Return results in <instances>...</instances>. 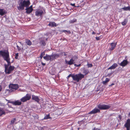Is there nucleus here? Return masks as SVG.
Wrapping results in <instances>:
<instances>
[{
	"mask_svg": "<svg viewBox=\"0 0 130 130\" xmlns=\"http://www.w3.org/2000/svg\"><path fill=\"white\" fill-rule=\"evenodd\" d=\"M17 8L19 10H23L24 9V7H26V13L28 14L31 12L33 10L28 7L30 4L29 0H19Z\"/></svg>",
	"mask_w": 130,
	"mask_h": 130,
	"instance_id": "nucleus-1",
	"label": "nucleus"
},
{
	"mask_svg": "<svg viewBox=\"0 0 130 130\" xmlns=\"http://www.w3.org/2000/svg\"><path fill=\"white\" fill-rule=\"evenodd\" d=\"M9 54V52L8 51H6L2 50L0 51V55L5 60L10 59Z\"/></svg>",
	"mask_w": 130,
	"mask_h": 130,
	"instance_id": "nucleus-2",
	"label": "nucleus"
},
{
	"mask_svg": "<svg viewBox=\"0 0 130 130\" xmlns=\"http://www.w3.org/2000/svg\"><path fill=\"white\" fill-rule=\"evenodd\" d=\"M73 79L76 81L77 82H78L79 80H81L82 78L84 77V75L80 73L79 74L75 75L73 74Z\"/></svg>",
	"mask_w": 130,
	"mask_h": 130,
	"instance_id": "nucleus-3",
	"label": "nucleus"
},
{
	"mask_svg": "<svg viewBox=\"0 0 130 130\" xmlns=\"http://www.w3.org/2000/svg\"><path fill=\"white\" fill-rule=\"evenodd\" d=\"M45 13V10L44 9L37 10L35 13V15L37 17H42L43 14Z\"/></svg>",
	"mask_w": 130,
	"mask_h": 130,
	"instance_id": "nucleus-4",
	"label": "nucleus"
},
{
	"mask_svg": "<svg viewBox=\"0 0 130 130\" xmlns=\"http://www.w3.org/2000/svg\"><path fill=\"white\" fill-rule=\"evenodd\" d=\"M5 68V72L6 74H7L11 73L12 71L15 68L14 66H10L8 68V67L7 66H6Z\"/></svg>",
	"mask_w": 130,
	"mask_h": 130,
	"instance_id": "nucleus-5",
	"label": "nucleus"
},
{
	"mask_svg": "<svg viewBox=\"0 0 130 130\" xmlns=\"http://www.w3.org/2000/svg\"><path fill=\"white\" fill-rule=\"evenodd\" d=\"M31 98V95L29 94H27L24 96L20 100L22 102H25L29 100Z\"/></svg>",
	"mask_w": 130,
	"mask_h": 130,
	"instance_id": "nucleus-6",
	"label": "nucleus"
},
{
	"mask_svg": "<svg viewBox=\"0 0 130 130\" xmlns=\"http://www.w3.org/2000/svg\"><path fill=\"white\" fill-rule=\"evenodd\" d=\"M97 107L100 110H106L110 108L111 106L109 105L99 104L97 105Z\"/></svg>",
	"mask_w": 130,
	"mask_h": 130,
	"instance_id": "nucleus-7",
	"label": "nucleus"
},
{
	"mask_svg": "<svg viewBox=\"0 0 130 130\" xmlns=\"http://www.w3.org/2000/svg\"><path fill=\"white\" fill-rule=\"evenodd\" d=\"M10 88L12 91H15L19 88V85L18 84H11L9 86Z\"/></svg>",
	"mask_w": 130,
	"mask_h": 130,
	"instance_id": "nucleus-8",
	"label": "nucleus"
},
{
	"mask_svg": "<svg viewBox=\"0 0 130 130\" xmlns=\"http://www.w3.org/2000/svg\"><path fill=\"white\" fill-rule=\"evenodd\" d=\"M62 54V52L61 53L59 54H52V55H50L51 61H52L53 60H55V59L59 57L60 56V55Z\"/></svg>",
	"mask_w": 130,
	"mask_h": 130,
	"instance_id": "nucleus-9",
	"label": "nucleus"
},
{
	"mask_svg": "<svg viewBox=\"0 0 130 130\" xmlns=\"http://www.w3.org/2000/svg\"><path fill=\"white\" fill-rule=\"evenodd\" d=\"M124 126L126 128V130H130V119H128L126 121Z\"/></svg>",
	"mask_w": 130,
	"mask_h": 130,
	"instance_id": "nucleus-10",
	"label": "nucleus"
},
{
	"mask_svg": "<svg viewBox=\"0 0 130 130\" xmlns=\"http://www.w3.org/2000/svg\"><path fill=\"white\" fill-rule=\"evenodd\" d=\"M100 112V109L96 108H95L93 109L89 112L88 113V114H95L97 113Z\"/></svg>",
	"mask_w": 130,
	"mask_h": 130,
	"instance_id": "nucleus-11",
	"label": "nucleus"
},
{
	"mask_svg": "<svg viewBox=\"0 0 130 130\" xmlns=\"http://www.w3.org/2000/svg\"><path fill=\"white\" fill-rule=\"evenodd\" d=\"M32 99L37 103L39 102L40 101V99L38 96L34 95H32Z\"/></svg>",
	"mask_w": 130,
	"mask_h": 130,
	"instance_id": "nucleus-12",
	"label": "nucleus"
},
{
	"mask_svg": "<svg viewBox=\"0 0 130 130\" xmlns=\"http://www.w3.org/2000/svg\"><path fill=\"white\" fill-rule=\"evenodd\" d=\"M111 47L109 48L110 51H112L116 47L117 45V43H110Z\"/></svg>",
	"mask_w": 130,
	"mask_h": 130,
	"instance_id": "nucleus-13",
	"label": "nucleus"
},
{
	"mask_svg": "<svg viewBox=\"0 0 130 130\" xmlns=\"http://www.w3.org/2000/svg\"><path fill=\"white\" fill-rule=\"evenodd\" d=\"M128 63V62L127 60H124L120 64V65L121 66L124 67Z\"/></svg>",
	"mask_w": 130,
	"mask_h": 130,
	"instance_id": "nucleus-14",
	"label": "nucleus"
},
{
	"mask_svg": "<svg viewBox=\"0 0 130 130\" xmlns=\"http://www.w3.org/2000/svg\"><path fill=\"white\" fill-rule=\"evenodd\" d=\"M65 62L66 63L70 65H71L73 64L74 60L72 58L69 61H68L66 60Z\"/></svg>",
	"mask_w": 130,
	"mask_h": 130,
	"instance_id": "nucleus-15",
	"label": "nucleus"
},
{
	"mask_svg": "<svg viewBox=\"0 0 130 130\" xmlns=\"http://www.w3.org/2000/svg\"><path fill=\"white\" fill-rule=\"evenodd\" d=\"M40 41V43L41 45L43 46H45L46 45V43L43 38H41Z\"/></svg>",
	"mask_w": 130,
	"mask_h": 130,
	"instance_id": "nucleus-16",
	"label": "nucleus"
},
{
	"mask_svg": "<svg viewBox=\"0 0 130 130\" xmlns=\"http://www.w3.org/2000/svg\"><path fill=\"white\" fill-rule=\"evenodd\" d=\"M48 25L52 27H56L57 26L56 23L54 22H50Z\"/></svg>",
	"mask_w": 130,
	"mask_h": 130,
	"instance_id": "nucleus-17",
	"label": "nucleus"
},
{
	"mask_svg": "<svg viewBox=\"0 0 130 130\" xmlns=\"http://www.w3.org/2000/svg\"><path fill=\"white\" fill-rule=\"evenodd\" d=\"M118 66L117 64L116 63H114L112 66L109 68L108 69H115Z\"/></svg>",
	"mask_w": 130,
	"mask_h": 130,
	"instance_id": "nucleus-18",
	"label": "nucleus"
},
{
	"mask_svg": "<svg viewBox=\"0 0 130 130\" xmlns=\"http://www.w3.org/2000/svg\"><path fill=\"white\" fill-rule=\"evenodd\" d=\"M6 112L4 110L3 108H0V117L2 116L3 115H5Z\"/></svg>",
	"mask_w": 130,
	"mask_h": 130,
	"instance_id": "nucleus-19",
	"label": "nucleus"
},
{
	"mask_svg": "<svg viewBox=\"0 0 130 130\" xmlns=\"http://www.w3.org/2000/svg\"><path fill=\"white\" fill-rule=\"evenodd\" d=\"M43 58L47 61H51L50 55L46 54L45 56L43 57Z\"/></svg>",
	"mask_w": 130,
	"mask_h": 130,
	"instance_id": "nucleus-20",
	"label": "nucleus"
},
{
	"mask_svg": "<svg viewBox=\"0 0 130 130\" xmlns=\"http://www.w3.org/2000/svg\"><path fill=\"white\" fill-rule=\"evenodd\" d=\"M21 102L19 100H17L13 102V105H20L21 104Z\"/></svg>",
	"mask_w": 130,
	"mask_h": 130,
	"instance_id": "nucleus-21",
	"label": "nucleus"
},
{
	"mask_svg": "<svg viewBox=\"0 0 130 130\" xmlns=\"http://www.w3.org/2000/svg\"><path fill=\"white\" fill-rule=\"evenodd\" d=\"M25 43L28 46H30L32 44V42L31 41L28 39L25 40Z\"/></svg>",
	"mask_w": 130,
	"mask_h": 130,
	"instance_id": "nucleus-22",
	"label": "nucleus"
},
{
	"mask_svg": "<svg viewBox=\"0 0 130 130\" xmlns=\"http://www.w3.org/2000/svg\"><path fill=\"white\" fill-rule=\"evenodd\" d=\"M5 10L3 9H0V15L3 16L5 13Z\"/></svg>",
	"mask_w": 130,
	"mask_h": 130,
	"instance_id": "nucleus-23",
	"label": "nucleus"
},
{
	"mask_svg": "<svg viewBox=\"0 0 130 130\" xmlns=\"http://www.w3.org/2000/svg\"><path fill=\"white\" fill-rule=\"evenodd\" d=\"M77 22V20L75 18H74L72 20H71L69 21L70 24H73Z\"/></svg>",
	"mask_w": 130,
	"mask_h": 130,
	"instance_id": "nucleus-24",
	"label": "nucleus"
},
{
	"mask_svg": "<svg viewBox=\"0 0 130 130\" xmlns=\"http://www.w3.org/2000/svg\"><path fill=\"white\" fill-rule=\"evenodd\" d=\"M110 80V79L108 78H106L105 80L102 82V83L104 85H106L107 83Z\"/></svg>",
	"mask_w": 130,
	"mask_h": 130,
	"instance_id": "nucleus-25",
	"label": "nucleus"
},
{
	"mask_svg": "<svg viewBox=\"0 0 130 130\" xmlns=\"http://www.w3.org/2000/svg\"><path fill=\"white\" fill-rule=\"evenodd\" d=\"M128 20L127 19H125L123 22H122V24L123 26H125L126 25L127 23Z\"/></svg>",
	"mask_w": 130,
	"mask_h": 130,
	"instance_id": "nucleus-26",
	"label": "nucleus"
},
{
	"mask_svg": "<svg viewBox=\"0 0 130 130\" xmlns=\"http://www.w3.org/2000/svg\"><path fill=\"white\" fill-rule=\"evenodd\" d=\"M10 59L8 60H5L7 62V65L5 64V67L6 66H7V67H8V66L11 64V63L10 62Z\"/></svg>",
	"mask_w": 130,
	"mask_h": 130,
	"instance_id": "nucleus-27",
	"label": "nucleus"
},
{
	"mask_svg": "<svg viewBox=\"0 0 130 130\" xmlns=\"http://www.w3.org/2000/svg\"><path fill=\"white\" fill-rule=\"evenodd\" d=\"M122 9L124 11L129 10L130 11V6H128L127 7L123 8Z\"/></svg>",
	"mask_w": 130,
	"mask_h": 130,
	"instance_id": "nucleus-28",
	"label": "nucleus"
},
{
	"mask_svg": "<svg viewBox=\"0 0 130 130\" xmlns=\"http://www.w3.org/2000/svg\"><path fill=\"white\" fill-rule=\"evenodd\" d=\"M60 32H64V33L67 32L68 33L70 34H71V32L70 31H67L66 30H60Z\"/></svg>",
	"mask_w": 130,
	"mask_h": 130,
	"instance_id": "nucleus-29",
	"label": "nucleus"
},
{
	"mask_svg": "<svg viewBox=\"0 0 130 130\" xmlns=\"http://www.w3.org/2000/svg\"><path fill=\"white\" fill-rule=\"evenodd\" d=\"M89 72L87 69H83V73L85 74V75L88 74Z\"/></svg>",
	"mask_w": 130,
	"mask_h": 130,
	"instance_id": "nucleus-30",
	"label": "nucleus"
},
{
	"mask_svg": "<svg viewBox=\"0 0 130 130\" xmlns=\"http://www.w3.org/2000/svg\"><path fill=\"white\" fill-rule=\"evenodd\" d=\"M51 118L50 117V114H48L46 115L44 117V119H50Z\"/></svg>",
	"mask_w": 130,
	"mask_h": 130,
	"instance_id": "nucleus-31",
	"label": "nucleus"
},
{
	"mask_svg": "<svg viewBox=\"0 0 130 130\" xmlns=\"http://www.w3.org/2000/svg\"><path fill=\"white\" fill-rule=\"evenodd\" d=\"M16 119L15 118H13V119L11 121L10 124H14V123L16 121Z\"/></svg>",
	"mask_w": 130,
	"mask_h": 130,
	"instance_id": "nucleus-32",
	"label": "nucleus"
},
{
	"mask_svg": "<svg viewBox=\"0 0 130 130\" xmlns=\"http://www.w3.org/2000/svg\"><path fill=\"white\" fill-rule=\"evenodd\" d=\"M72 58L74 60V61L75 60H77L78 59V57L77 55H75Z\"/></svg>",
	"mask_w": 130,
	"mask_h": 130,
	"instance_id": "nucleus-33",
	"label": "nucleus"
},
{
	"mask_svg": "<svg viewBox=\"0 0 130 130\" xmlns=\"http://www.w3.org/2000/svg\"><path fill=\"white\" fill-rule=\"evenodd\" d=\"M45 54V53L44 52H42L41 53L40 56V58L41 59H42L43 57V56Z\"/></svg>",
	"mask_w": 130,
	"mask_h": 130,
	"instance_id": "nucleus-34",
	"label": "nucleus"
},
{
	"mask_svg": "<svg viewBox=\"0 0 130 130\" xmlns=\"http://www.w3.org/2000/svg\"><path fill=\"white\" fill-rule=\"evenodd\" d=\"M73 74H69L67 77V78L68 79L69 78V77H71L73 79Z\"/></svg>",
	"mask_w": 130,
	"mask_h": 130,
	"instance_id": "nucleus-35",
	"label": "nucleus"
},
{
	"mask_svg": "<svg viewBox=\"0 0 130 130\" xmlns=\"http://www.w3.org/2000/svg\"><path fill=\"white\" fill-rule=\"evenodd\" d=\"M102 36H101L98 37H95L96 40H100L102 38V37L101 38V37Z\"/></svg>",
	"mask_w": 130,
	"mask_h": 130,
	"instance_id": "nucleus-36",
	"label": "nucleus"
},
{
	"mask_svg": "<svg viewBox=\"0 0 130 130\" xmlns=\"http://www.w3.org/2000/svg\"><path fill=\"white\" fill-rule=\"evenodd\" d=\"M87 65L88 68L91 67L93 66V65L92 64H89L88 63L87 64Z\"/></svg>",
	"mask_w": 130,
	"mask_h": 130,
	"instance_id": "nucleus-37",
	"label": "nucleus"
},
{
	"mask_svg": "<svg viewBox=\"0 0 130 130\" xmlns=\"http://www.w3.org/2000/svg\"><path fill=\"white\" fill-rule=\"evenodd\" d=\"M81 65V64H74V66L76 67H80V66Z\"/></svg>",
	"mask_w": 130,
	"mask_h": 130,
	"instance_id": "nucleus-38",
	"label": "nucleus"
},
{
	"mask_svg": "<svg viewBox=\"0 0 130 130\" xmlns=\"http://www.w3.org/2000/svg\"><path fill=\"white\" fill-rule=\"evenodd\" d=\"M15 58L16 59H18V56H19L18 53H17L15 54Z\"/></svg>",
	"mask_w": 130,
	"mask_h": 130,
	"instance_id": "nucleus-39",
	"label": "nucleus"
},
{
	"mask_svg": "<svg viewBox=\"0 0 130 130\" xmlns=\"http://www.w3.org/2000/svg\"><path fill=\"white\" fill-rule=\"evenodd\" d=\"M17 47L18 51H20L21 50V48L18 45H17Z\"/></svg>",
	"mask_w": 130,
	"mask_h": 130,
	"instance_id": "nucleus-40",
	"label": "nucleus"
},
{
	"mask_svg": "<svg viewBox=\"0 0 130 130\" xmlns=\"http://www.w3.org/2000/svg\"><path fill=\"white\" fill-rule=\"evenodd\" d=\"M71 5H72V6H74L75 7H79V6H75V4H71Z\"/></svg>",
	"mask_w": 130,
	"mask_h": 130,
	"instance_id": "nucleus-41",
	"label": "nucleus"
},
{
	"mask_svg": "<svg viewBox=\"0 0 130 130\" xmlns=\"http://www.w3.org/2000/svg\"><path fill=\"white\" fill-rule=\"evenodd\" d=\"M92 130H100V129H99L98 128H96L95 127H94V129Z\"/></svg>",
	"mask_w": 130,
	"mask_h": 130,
	"instance_id": "nucleus-42",
	"label": "nucleus"
},
{
	"mask_svg": "<svg viewBox=\"0 0 130 130\" xmlns=\"http://www.w3.org/2000/svg\"><path fill=\"white\" fill-rule=\"evenodd\" d=\"M28 7L33 10L32 8V5H31L29 7Z\"/></svg>",
	"mask_w": 130,
	"mask_h": 130,
	"instance_id": "nucleus-43",
	"label": "nucleus"
},
{
	"mask_svg": "<svg viewBox=\"0 0 130 130\" xmlns=\"http://www.w3.org/2000/svg\"><path fill=\"white\" fill-rule=\"evenodd\" d=\"M115 85V84L114 83H112L111 85H109V87H111L113 85Z\"/></svg>",
	"mask_w": 130,
	"mask_h": 130,
	"instance_id": "nucleus-44",
	"label": "nucleus"
},
{
	"mask_svg": "<svg viewBox=\"0 0 130 130\" xmlns=\"http://www.w3.org/2000/svg\"><path fill=\"white\" fill-rule=\"evenodd\" d=\"M111 74H112V73H110L108 74H107V76H108V77H110L111 75Z\"/></svg>",
	"mask_w": 130,
	"mask_h": 130,
	"instance_id": "nucleus-45",
	"label": "nucleus"
},
{
	"mask_svg": "<svg viewBox=\"0 0 130 130\" xmlns=\"http://www.w3.org/2000/svg\"><path fill=\"white\" fill-rule=\"evenodd\" d=\"M118 117L120 120H121V119H122L120 115H119V116Z\"/></svg>",
	"mask_w": 130,
	"mask_h": 130,
	"instance_id": "nucleus-46",
	"label": "nucleus"
},
{
	"mask_svg": "<svg viewBox=\"0 0 130 130\" xmlns=\"http://www.w3.org/2000/svg\"><path fill=\"white\" fill-rule=\"evenodd\" d=\"M41 64L43 66H44L45 65V63H44L42 62H41Z\"/></svg>",
	"mask_w": 130,
	"mask_h": 130,
	"instance_id": "nucleus-47",
	"label": "nucleus"
},
{
	"mask_svg": "<svg viewBox=\"0 0 130 130\" xmlns=\"http://www.w3.org/2000/svg\"><path fill=\"white\" fill-rule=\"evenodd\" d=\"M96 34V33L95 32H94V31H93L92 33V34L94 35V34Z\"/></svg>",
	"mask_w": 130,
	"mask_h": 130,
	"instance_id": "nucleus-48",
	"label": "nucleus"
},
{
	"mask_svg": "<svg viewBox=\"0 0 130 130\" xmlns=\"http://www.w3.org/2000/svg\"><path fill=\"white\" fill-rule=\"evenodd\" d=\"M2 88L1 86H0V92L2 90Z\"/></svg>",
	"mask_w": 130,
	"mask_h": 130,
	"instance_id": "nucleus-49",
	"label": "nucleus"
},
{
	"mask_svg": "<svg viewBox=\"0 0 130 130\" xmlns=\"http://www.w3.org/2000/svg\"><path fill=\"white\" fill-rule=\"evenodd\" d=\"M128 116L129 117H130V113L128 114Z\"/></svg>",
	"mask_w": 130,
	"mask_h": 130,
	"instance_id": "nucleus-50",
	"label": "nucleus"
}]
</instances>
